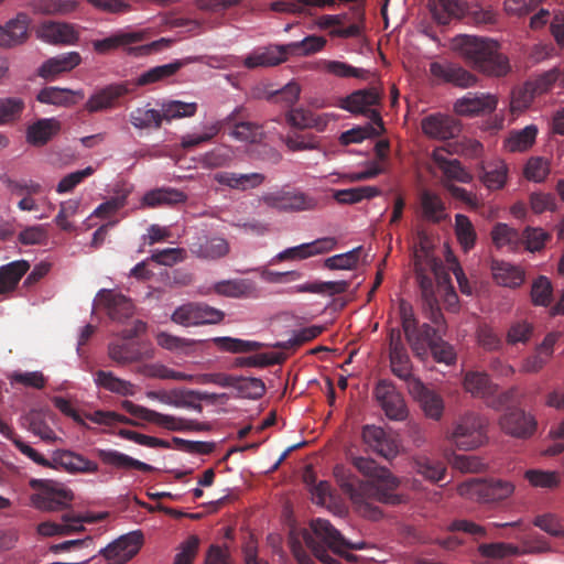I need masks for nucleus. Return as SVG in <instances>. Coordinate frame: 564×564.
Listing matches in <instances>:
<instances>
[{
  "label": "nucleus",
  "instance_id": "nucleus-1",
  "mask_svg": "<svg viewBox=\"0 0 564 564\" xmlns=\"http://www.w3.org/2000/svg\"><path fill=\"white\" fill-rule=\"evenodd\" d=\"M352 465L369 480H360L350 474L346 475L344 468L336 467L335 476L343 491L349 496L357 511L370 520L382 518V511L372 502L398 505L401 498L393 491L399 486V480L386 467L379 466L368 457H354Z\"/></svg>",
  "mask_w": 564,
  "mask_h": 564
},
{
  "label": "nucleus",
  "instance_id": "nucleus-2",
  "mask_svg": "<svg viewBox=\"0 0 564 564\" xmlns=\"http://www.w3.org/2000/svg\"><path fill=\"white\" fill-rule=\"evenodd\" d=\"M301 536L323 564H340L339 560L328 554V551L354 563L358 557L348 553L347 550H364L367 546L364 541L356 543L348 541L328 520L321 518L312 520L310 529H303Z\"/></svg>",
  "mask_w": 564,
  "mask_h": 564
},
{
  "label": "nucleus",
  "instance_id": "nucleus-3",
  "mask_svg": "<svg viewBox=\"0 0 564 564\" xmlns=\"http://www.w3.org/2000/svg\"><path fill=\"white\" fill-rule=\"evenodd\" d=\"M456 45L463 57L480 73L501 77L510 72L509 59L499 51V44L494 40L463 35L457 39Z\"/></svg>",
  "mask_w": 564,
  "mask_h": 564
},
{
  "label": "nucleus",
  "instance_id": "nucleus-4",
  "mask_svg": "<svg viewBox=\"0 0 564 564\" xmlns=\"http://www.w3.org/2000/svg\"><path fill=\"white\" fill-rule=\"evenodd\" d=\"M149 39V30H120L105 39L94 40L91 44L94 51L101 55L109 54L118 48H122L130 56L142 57L160 53L169 48L173 43V40L171 39L161 37L160 40L148 44L137 45Z\"/></svg>",
  "mask_w": 564,
  "mask_h": 564
},
{
  "label": "nucleus",
  "instance_id": "nucleus-5",
  "mask_svg": "<svg viewBox=\"0 0 564 564\" xmlns=\"http://www.w3.org/2000/svg\"><path fill=\"white\" fill-rule=\"evenodd\" d=\"M122 409L127 411L132 416L150 422L155 423L160 426L165 427L170 431L183 432V431H209L210 424L206 422H198L195 420H186L182 417H175L167 414L159 413L154 410H150L142 405L135 404L131 401H123L121 404Z\"/></svg>",
  "mask_w": 564,
  "mask_h": 564
},
{
  "label": "nucleus",
  "instance_id": "nucleus-6",
  "mask_svg": "<svg viewBox=\"0 0 564 564\" xmlns=\"http://www.w3.org/2000/svg\"><path fill=\"white\" fill-rule=\"evenodd\" d=\"M449 438L458 449H476L487 442L486 422L479 414L468 412L455 422Z\"/></svg>",
  "mask_w": 564,
  "mask_h": 564
},
{
  "label": "nucleus",
  "instance_id": "nucleus-7",
  "mask_svg": "<svg viewBox=\"0 0 564 564\" xmlns=\"http://www.w3.org/2000/svg\"><path fill=\"white\" fill-rule=\"evenodd\" d=\"M30 486L36 490L31 496L33 506L40 510L57 511L70 505L74 499L72 490L63 484L48 479H32Z\"/></svg>",
  "mask_w": 564,
  "mask_h": 564
},
{
  "label": "nucleus",
  "instance_id": "nucleus-8",
  "mask_svg": "<svg viewBox=\"0 0 564 564\" xmlns=\"http://www.w3.org/2000/svg\"><path fill=\"white\" fill-rule=\"evenodd\" d=\"M514 486L501 479H470L458 487L460 496L480 502H497L512 495Z\"/></svg>",
  "mask_w": 564,
  "mask_h": 564
},
{
  "label": "nucleus",
  "instance_id": "nucleus-9",
  "mask_svg": "<svg viewBox=\"0 0 564 564\" xmlns=\"http://www.w3.org/2000/svg\"><path fill=\"white\" fill-rule=\"evenodd\" d=\"M261 202L281 213H300L314 210L318 206V199L300 191H278L265 193Z\"/></svg>",
  "mask_w": 564,
  "mask_h": 564
},
{
  "label": "nucleus",
  "instance_id": "nucleus-10",
  "mask_svg": "<svg viewBox=\"0 0 564 564\" xmlns=\"http://www.w3.org/2000/svg\"><path fill=\"white\" fill-rule=\"evenodd\" d=\"M145 329V324L138 321L133 329H124L121 332V338L111 341L108 345V356L118 366H126L132 362L143 360L147 356L137 341L131 339L138 335L139 332Z\"/></svg>",
  "mask_w": 564,
  "mask_h": 564
},
{
  "label": "nucleus",
  "instance_id": "nucleus-11",
  "mask_svg": "<svg viewBox=\"0 0 564 564\" xmlns=\"http://www.w3.org/2000/svg\"><path fill=\"white\" fill-rule=\"evenodd\" d=\"M382 94L377 87H369L352 91L340 100L339 107L351 113H361L371 119V121L383 129L380 112L371 107L381 102Z\"/></svg>",
  "mask_w": 564,
  "mask_h": 564
},
{
  "label": "nucleus",
  "instance_id": "nucleus-12",
  "mask_svg": "<svg viewBox=\"0 0 564 564\" xmlns=\"http://www.w3.org/2000/svg\"><path fill=\"white\" fill-rule=\"evenodd\" d=\"M501 431L518 440H528L534 435L538 429L535 416L520 406H507L499 417Z\"/></svg>",
  "mask_w": 564,
  "mask_h": 564
},
{
  "label": "nucleus",
  "instance_id": "nucleus-13",
  "mask_svg": "<svg viewBox=\"0 0 564 564\" xmlns=\"http://www.w3.org/2000/svg\"><path fill=\"white\" fill-rule=\"evenodd\" d=\"M225 317L220 310L204 303H188L177 307L172 314V321L183 326L218 324Z\"/></svg>",
  "mask_w": 564,
  "mask_h": 564
},
{
  "label": "nucleus",
  "instance_id": "nucleus-14",
  "mask_svg": "<svg viewBox=\"0 0 564 564\" xmlns=\"http://www.w3.org/2000/svg\"><path fill=\"white\" fill-rule=\"evenodd\" d=\"M373 394L379 405L390 420L403 421L408 416V408L402 394L397 391L394 384L388 380H380Z\"/></svg>",
  "mask_w": 564,
  "mask_h": 564
},
{
  "label": "nucleus",
  "instance_id": "nucleus-15",
  "mask_svg": "<svg viewBox=\"0 0 564 564\" xmlns=\"http://www.w3.org/2000/svg\"><path fill=\"white\" fill-rule=\"evenodd\" d=\"M189 251L198 259L215 261L227 257L230 252L229 241L223 236H210L199 232L188 243Z\"/></svg>",
  "mask_w": 564,
  "mask_h": 564
},
{
  "label": "nucleus",
  "instance_id": "nucleus-16",
  "mask_svg": "<svg viewBox=\"0 0 564 564\" xmlns=\"http://www.w3.org/2000/svg\"><path fill=\"white\" fill-rule=\"evenodd\" d=\"M143 544V534L141 531H132L121 535L116 541L100 551L110 564H123L131 560Z\"/></svg>",
  "mask_w": 564,
  "mask_h": 564
},
{
  "label": "nucleus",
  "instance_id": "nucleus-17",
  "mask_svg": "<svg viewBox=\"0 0 564 564\" xmlns=\"http://www.w3.org/2000/svg\"><path fill=\"white\" fill-rule=\"evenodd\" d=\"M423 133L436 140H448L457 137L460 132V123L452 116L432 113L421 121Z\"/></svg>",
  "mask_w": 564,
  "mask_h": 564
},
{
  "label": "nucleus",
  "instance_id": "nucleus-18",
  "mask_svg": "<svg viewBox=\"0 0 564 564\" xmlns=\"http://www.w3.org/2000/svg\"><path fill=\"white\" fill-rule=\"evenodd\" d=\"M431 75L438 82L453 84L459 88H468L476 84L477 77L464 67L453 63L432 62Z\"/></svg>",
  "mask_w": 564,
  "mask_h": 564
},
{
  "label": "nucleus",
  "instance_id": "nucleus-19",
  "mask_svg": "<svg viewBox=\"0 0 564 564\" xmlns=\"http://www.w3.org/2000/svg\"><path fill=\"white\" fill-rule=\"evenodd\" d=\"M409 392L419 401L427 417L438 421L443 416L444 401L442 397L434 390L425 387L421 380H413Z\"/></svg>",
  "mask_w": 564,
  "mask_h": 564
},
{
  "label": "nucleus",
  "instance_id": "nucleus-20",
  "mask_svg": "<svg viewBox=\"0 0 564 564\" xmlns=\"http://www.w3.org/2000/svg\"><path fill=\"white\" fill-rule=\"evenodd\" d=\"M50 468L62 469L67 473H88L98 470V465L84 456L70 451L59 449L53 453L50 459Z\"/></svg>",
  "mask_w": 564,
  "mask_h": 564
},
{
  "label": "nucleus",
  "instance_id": "nucleus-21",
  "mask_svg": "<svg viewBox=\"0 0 564 564\" xmlns=\"http://www.w3.org/2000/svg\"><path fill=\"white\" fill-rule=\"evenodd\" d=\"M98 297L110 319L123 322L133 315V304L126 295L104 289L99 291Z\"/></svg>",
  "mask_w": 564,
  "mask_h": 564
},
{
  "label": "nucleus",
  "instance_id": "nucleus-22",
  "mask_svg": "<svg viewBox=\"0 0 564 564\" xmlns=\"http://www.w3.org/2000/svg\"><path fill=\"white\" fill-rule=\"evenodd\" d=\"M64 523L58 524L55 522H42L37 525V533L43 536H53V535H65L73 532H80L85 528L83 525L84 522H96L97 520L104 519V516L98 517H82L74 516L70 513H64L62 517Z\"/></svg>",
  "mask_w": 564,
  "mask_h": 564
},
{
  "label": "nucleus",
  "instance_id": "nucleus-23",
  "mask_svg": "<svg viewBox=\"0 0 564 564\" xmlns=\"http://www.w3.org/2000/svg\"><path fill=\"white\" fill-rule=\"evenodd\" d=\"M364 442L380 456L391 459L398 454V445L382 427L366 425L362 429Z\"/></svg>",
  "mask_w": 564,
  "mask_h": 564
},
{
  "label": "nucleus",
  "instance_id": "nucleus-24",
  "mask_svg": "<svg viewBox=\"0 0 564 564\" xmlns=\"http://www.w3.org/2000/svg\"><path fill=\"white\" fill-rule=\"evenodd\" d=\"M37 37L51 44H73L78 39L74 26L66 22L46 21L36 30Z\"/></svg>",
  "mask_w": 564,
  "mask_h": 564
},
{
  "label": "nucleus",
  "instance_id": "nucleus-25",
  "mask_svg": "<svg viewBox=\"0 0 564 564\" xmlns=\"http://www.w3.org/2000/svg\"><path fill=\"white\" fill-rule=\"evenodd\" d=\"M285 44L258 47L247 55L242 62L248 69L275 66L286 61Z\"/></svg>",
  "mask_w": 564,
  "mask_h": 564
},
{
  "label": "nucleus",
  "instance_id": "nucleus-26",
  "mask_svg": "<svg viewBox=\"0 0 564 564\" xmlns=\"http://www.w3.org/2000/svg\"><path fill=\"white\" fill-rule=\"evenodd\" d=\"M432 159L447 181L469 183L473 180L471 174L463 166L460 161L449 159L444 148L435 149L432 153Z\"/></svg>",
  "mask_w": 564,
  "mask_h": 564
},
{
  "label": "nucleus",
  "instance_id": "nucleus-27",
  "mask_svg": "<svg viewBox=\"0 0 564 564\" xmlns=\"http://www.w3.org/2000/svg\"><path fill=\"white\" fill-rule=\"evenodd\" d=\"M30 19L25 13H18L4 25H0V46L12 47L22 44L28 39Z\"/></svg>",
  "mask_w": 564,
  "mask_h": 564
},
{
  "label": "nucleus",
  "instance_id": "nucleus-28",
  "mask_svg": "<svg viewBox=\"0 0 564 564\" xmlns=\"http://www.w3.org/2000/svg\"><path fill=\"white\" fill-rule=\"evenodd\" d=\"M364 15V10L359 6L351 7L348 12L334 14L338 22L336 28L330 30L329 34L343 39L359 36Z\"/></svg>",
  "mask_w": 564,
  "mask_h": 564
},
{
  "label": "nucleus",
  "instance_id": "nucleus-29",
  "mask_svg": "<svg viewBox=\"0 0 564 564\" xmlns=\"http://www.w3.org/2000/svg\"><path fill=\"white\" fill-rule=\"evenodd\" d=\"M214 180L224 186L237 191H248L259 187L265 180L261 173H235V172H218L214 175Z\"/></svg>",
  "mask_w": 564,
  "mask_h": 564
},
{
  "label": "nucleus",
  "instance_id": "nucleus-30",
  "mask_svg": "<svg viewBox=\"0 0 564 564\" xmlns=\"http://www.w3.org/2000/svg\"><path fill=\"white\" fill-rule=\"evenodd\" d=\"M429 7L434 20L446 25L453 18L460 19L467 10L465 0H429Z\"/></svg>",
  "mask_w": 564,
  "mask_h": 564
},
{
  "label": "nucleus",
  "instance_id": "nucleus-31",
  "mask_svg": "<svg viewBox=\"0 0 564 564\" xmlns=\"http://www.w3.org/2000/svg\"><path fill=\"white\" fill-rule=\"evenodd\" d=\"M496 106L497 99L492 95L468 93L455 102L454 110L462 116H473L485 110L491 111Z\"/></svg>",
  "mask_w": 564,
  "mask_h": 564
},
{
  "label": "nucleus",
  "instance_id": "nucleus-32",
  "mask_svg": "<svg viewBox=\"0 0 564 564\" xmlns=\"http://www.w3.org/2000/svg\"><path fill=\"white\" fill-rule=\"evenodd\" d=\"M98 458L105 464L118 469H138L144 473L154 470L152 465L138 460L116 449H97Z\"/></svg>",
  "mask_w": 564,
  "mask_h": 564
},
{
  "label": "nucleus",
  "instance_id": "nucleus-33",
  "mask_svg": "<svg viewBox=\"0 0 564 564\" xmlns=\"http://www.w3.org/2000/svg\"><path fill=\"white\" fill-rule=\"evenodd\" d=\"M128 93V88L123 84L108 85L90 96L85 108L88 112H97L111 108L116 100Z\"/></svg>",
  "mask_w": 564,
  "mask_h": 564
},
{
  "label": "nucleus",
  "instance_id": "nucleus-34",
  "mask_svg": "<svg viewBox=\"0 0 564 564\" xmlns=\"http://www.w3.org/2000/svg\"><path fill=\"white\" fill-rule=\"evenodd\" d=\"M217 294L228 297H256L258 288L254 281L250 279H232L219 281L214 285Z\"/></svg>",
  "mask_w": 564,
  "mask_h": 564
},
{
  "label": "nucleus",
  "instance_id": "nucleus-35",
  "mask_svg": "<svg viewBox=\"0 0 564 564\" xmlns=\"http://www.w3.org/2000/svg\"><path fill=\"white\" fill-rule=\"evenodd\" d=\"M491 272L497 284L507 288H519L524 282V271L509 262L492 260Z\"/></svg>",
  "mask_w": 564,
  "mask_h": 564
},
{
  "label": "nucleus",
  "instance_id": "nucleus-36",
  "mask_svg": "<svg viewBox=\"0 0 564 564\" xmlns=\"http://www.w3.org/2000/svg\"><path fill=\"white\" fill-rule=\"evenodd\" d=\"M491 239L498 249L517 251L522 247V232L505 223H497L491 230Z\"/></svg>",
  "mask_w": 564,
  "mask_h": 564
},
{
  "label": "nucleus",
  "instance_id": "nucleus-37",
  "mask_svg": "<svg viewBox=\"0 0 564 564\" xmlns=\"http://www.w3.org/2000/svg\"><path fill=\"white\" fill-rule=\"evenodd\" d=\"M80 63L77 52H68L47 59L40 68L43 78L53 77L59 73L69 72Z\"/></svg>",
  "mask_w": 564,
  "mask_h": 564
},
{
  "label": "nucleus",
  "instance_id": "nucleus-38",
  "mask_svg": "<svg viewBox=\"0 0 564 564\" xmlns=\"http://www.w3.org/2000/svg\"><path fill=\"white\" fill-rule=\"evenodd\" d=\"M286 122L297 129L315 128L318 131H324L328 121L326 116L315 115L303 108H295L286 113Z\"/></svg>",
  "mask_w": 564,
  "mask_h": 564
},
{
  "label": "nucleus",
  "instance_id": "nucleus-39",
  "mask_svg": "<svg viewBox=\"0 0 564 564\" xmlns=\"http://www.w3.org/2000/svg\"><path fill=\"white\" fill-rule=\"evenodd\" d=\"M25 260H18L0 267V294L13 291L21 278L29 271Z\"/></svg>",
  "mask_w": 564,
  "mask_h": 564
},
{
  "label": "nucleus",
  "instance_id": "nucleus-40",
  "mask_svg": "<svg viewBox=\"0 0 564 564\" xmlns=\"http://www.w3.org/2000/svg\"><path fill=\"white\" fill-rule=\"evenodd\" d=\"M58 131L59 122L56 119H40L28 128L26 139L33 145H43Z\"/></svg>",
  "mask_w": 564,
  "mask_h": 564
},
{
  "label": "nucleus",
  "instance_id": "nucleus-41",
  "mask_svg": "<svg viewBox=\"0 0 564 564\" xmlns=\"http://www.w3.org/2000/svg\"><path fill=\"white\" fill-rule=\"evenodd\" d=\"M130 123L139 130L160 129L162 127L161 111L150 108V104L133 109L129 113Z\"/></svg>",
  "mask_w": 564,
  "mask_h": 564
},
{
  "label": "nucleus",
  "instance_id": "nucleus-42",
  "mask_svg": "<svg viewBox=\"0 0 564 564\" xmlns=\"http://www.w3.org/2000/svg\"><path fill=\"white\" fill-rule=\"evenodd\" d=\"M228 122L231 123L232 129L230 135L236 140L258 143L264 138L263 127L251 121H235V113L228 117Z\"/></svg>",
  "mask_w": 564,
  "mask_h": 564
},
{
  "label": "nucleus",
  "instance_id": "nucleus-43",
  "mask_svg": "<svg viewBox=\"0 0 564 564\" xmlns=\"http://www.w3.org/2000/svg\"><path fill=\"white\" fill-rule=\"evenodd\" d=\"M464 388L477 398H487L497 391V386L491 382L489 376L478 371H470L465 375Z\"/></svg>",
  "mask_w": 564,
  "mask_h": 564
},
{
  "label": "nucleus",
  "instance_id": "nucleus-44",
  "mask_svg": "<svg viewBox=\"0 0 564 564\" xmlns=\"http://www.w3.org/2000/svg\"><path fill=\"white\" fill-rule=\"evenodd\" d=\"M83 98L84 94L82 91H73L70 89L59 87H45L37 95V100L40 102L57 106L74 105L78 99Z\"/></svg>",
  "mask_w": 564,
  "mask_h": 564
},
{
  "label": "nucleus",
  "instance_id": "nucleus-45",
  "mask_svg": "<svg viewBox=\"0 0 564 564\" xmlns=\"http://www.w3.org/2000/svg\"><path fill=\"white\" fill-rule=\"evenodd\" d=\"M184 65L185 63L182 61H174L169 64L152 67L140 74L135 83L138 86H147L164 82L174 76Z\"/></svg>",
  "mask_w": 564,
  "mask_h": 564
},
{
  "label": "nucleus",
  "instance_id": "nucleus-46",
  "mask_svg": "<svg viewBox=\"0 0 564 564\" xmlns=\"http://www.w3.org/2000/svg\"><path fill=\"white\" fill-rule=\"evenodd\" d=\"M538 128L534 124L524 127L521 130L512 131L505 141L510 152L528 151L535 142Z\"/></svg>",
  "mask_w": 564,
  "mask_h": 564
},
{
  "label": "nucleus",
  "instance_id": "nucleus-47",
  "mask_svg": "<svg viewBox=\"0 0 564 564\" xmlns=\"http://www.w3.org/2000/svg\"><path fill=\"white\" fill-rule=\"evenodd\" d=\"M421 207L423 217L432 223H441L446 218L445 205L442 198L430 191H424L421 194Z\"/></svg>",
  "mask_w": 564,
  "mask_h": 564
},
{
  "label": "nucleus",
  "instance_id": "nucleus-48",
  "mask_svg": "<svg viewBox=\"0 0 564 564\" xmlns=\"http://www.w3.org/2000/svg\"><path fill=\"white\" fill-rule=\"evenodd\" d=\"M160 111L162 121L171 122L175 119L193 117L197 111V104L181 100H166L161 104Z\"/></svg>",
  "mask_w": 564,
  "mask_h": 564
},
{
  "label": "nucleus",
  "instance_id": "nucleus-49",
  "mask_svg": "<svg viewBox=\"0 0 564 564\" xmlns=\"http://www.w3.org/2000/svg\"><path fill=\"white\" fill-rule=\"evenodd\" d=\"M187 196L182 191L175 188H159L147 193L143 203L150 207L158 205H176L185 203Z\"/></svg>",
  "mask_w": 564,
  "mask_h": 564
},
{
  "label": "nucleus",
  "instance_id": "nucleus-50",
  "mask_svg": "<svg viewBox=\"0 0 564 564\" xmlns=\"http://www.w3.org/2000/svg\"><path fill=\"white\" fill-rule=\"evenodd\" d=\"M381 194L380 188L377 186H358L346 189H337L334 192V198L339 204H355L362 199H369Z\"/></svg>",
  "mask_w": 564,
  "mask_h": 564
},
{
  "label": "nucleus",
  "instance_id": "nucleus-51",
  "mask_svg": "<svg viewBox=\"0 0 564 564\" xmlns=\"http://www.w3.org/2000/svg\"><path fill=\"white\" fill-rule=\"evenodd\" d=\"M95 381L97 386L121 395H132L133 386L131 382L116 377L110 371L98 370L95 373Z\"/></svg>",
  "mask_w": 564,
  "mask_h": 564
},
{
  "label": "nucleus",
  "instance_id": "nucleus-52",
  "mask_svg": "<svg viewBox=\"0 0 564 564\" xmlns=\"http://www.w3.org/2000/svg\"><path fill=\"white\" fill-rule=\"evenodd\" d=\"M442 329L440 327L431 326L430 324H423L417 326L414 330L415 341L417 349H412L413 354L423 359L427 355L429 347L433 341H437L441 338Z\"/></svg>",
  "mask_w": 564,
  "mask_h": 564
},
{
  "label": "nucleus",
  "instance_id": "nucleus-53",
  "mask_svg": "<svg viewBox=\"0 0 564 564\" xmlns=\"http://www.w3.org/2000/svg\"><path fill=\"white\" fill-rule=\"evenodd\" d=\"M414 469L425 479L438 482L445 478L446 467L441 460H435L426 456H420L414 459Z\"/></svg>",
  "mask_w": 564,
  "mask_h": 564
},
{
  "label": "nucleus",
  "instance_id": "nucleus-54",
  "mask_svg": "<svg viewBox=\"0 0 564 564\" xmlns=\"http://www.w3.org/2000/svg\"><path fill=\"white\" fill-rule=\"evenodd\" d=\"M75 0H35L32 3L35 13L47 15H64L77 9Z\"/></svg>",
  "mask_w": 564,
  "mask_h": 564
},
{
  "label": "nucleus",
  "instance_id": "nucleus-55",
  "mask_svg": "<svg viewBox=\"0 0 564 564\" xmlns=\"http://www.w3.org/2000/svg\"><path fill=\"white\" fill-rule=\"evenodd\" d=\"M350 286V282L347 280L339 281H328V282H311L297 285L295 288L296 292L300 293H318V294H328L336 295L343 294L347 292Z\"/></svg>",
  "mask_w": 564,
  "mask_h": 564
},
{
  "label": "nucleus",
  "instance_id": "nucleus-56",
  "mask_svg": "<svg viewBox=\"0 0 564 564\" xmlns=\"http://www.w3.org/2000/svg\"><path fill=\"white\" fill-rule=\"evenodd\" d=\"M389 357L392 373L405 381L408 383V389L413 380H419L412 373V364L406 349L390 352Z\"/></svg>",
  "mask_w": 564,
  "mask_h": 564
},
{
  "label": "nucleus",
  "instance_id": "nucleus-57",
  "mask_svg": "<svg viewBox=\"0 0 564 564\" xmlns=\"http://www.w3.org/2000/svg\"><path fill=\"white\" fill-rule=\"evenodd\" d=\"M455 235L464 251L467 252L475 247L477 239L475 228L470 219L463 214L455 216Z\"/></svg>",
  "mask_w": 564,
  "mask_h": 564
},
{
  "label": "nucleus",
  "instance_id": "nucleus-58",
  "mask_svg": "<svg viewBox=\"0 0 564 564\" xmlns=\"http://www.w3.org/2000/svg\"><path fill=\"white\" fill-rule=\"evenodd\" d=\"M326 44L323 36L308 35L302 41L285 44L286 57L289 55L304 56L321 51Z\"/></svg>",
  "mask_w": 564,
  "mask_h": 564
},
{
  "label": "nucleus",
  "instance_id": "nucleus-59",
  "mask_svg": "<svg viewBox=\"0 0 564 564\" xmlns=\"http://www.w3.org/2000/svg\"><path fill=\"white\" fill-rule=\"evenodd\" d=\"M399 314L401 318L402 328L405 334V338L411 349H417V344L414 337V330L419 326V323L417 319L415 318L412 305L403 299H401L399 302Z\"/></svg>",
  "mask_w": 564,
  "mask_h": 564
},
{
  "label": "nucleus",
  "instance_id": "nucleus-60",
  "mask_svg": "<svg viewBox=\"0 0 564 564\" xmlns=\"http://www.w3.org/2000/svg\"><path fill=\"white\" fill-rule=\"evenodd\" d=\"M508 169L505 163L498 162L482 166L480 180L489 189H500L507 181Z\"/></svg>",
  "mask_w": 564,
  "mask_h": 564
},
{
  "label": "nucleus",
  "instance_id": "nucleus-61",
  "mask_svg": "<svg viewBox=\"0 0 564 564\" xmlns=\"http://www.w3.org/2000/svg\"><path fill=\"white\" fill-rule=\"evenodd\" d=\"M552 236L540 227L527 226L522 230V247L529 252H540L544 249L546 242Z\"/></svg>",
  "mask_w": 564,
  "mask_h": 564
},
{
  "label": "nucleus",
  "instance_id": "nucleus-62",
  "mask_svg": "<svg viewBox=\"0 0 564 564\" xmlns=\"http://www.w3.org/2000/svg\"><path fill=\"white\" fill-rule=\"evenodd\" d=\"M213 341L219 349L234 354L257 351L263 347L259 341L232 337H216Z\"/></svg>",
  "mask_w": 564,
  "mask_h": 564
},
{
  "label": "nucleus",
  "instance_id": "nucleus-63",
  "mask_svg": "<svg viewBox=\"0 0 564 564\" xmlns=\"http://www.w3.org/2000/svg\"><path fill=\"white\" fill-rule=\"evenodd\" d=\"M24 420L28 430L44 442L52 443L57 440L55 432L48 426L40 412L32 411Z\"/></svg>",
  "mask_w": 564,
  "mask_h": 564
},
{
  "label": "nucleus",
  "instance_id": "nucleus-64",
  "mask_svg": "<svg viewBox=\"0 0 564 564\" xmlns=\"http://www.w3.org/2000/svg\"><path fill=\"white\" fill-rule=\"evenodd\" d=\"M234 388L240 397L249 399H259L265 392V386L259 378L235 377Z\"/></svg>",
  "mask_w": 564,
  "mask_h": 564
}]
</instances>
